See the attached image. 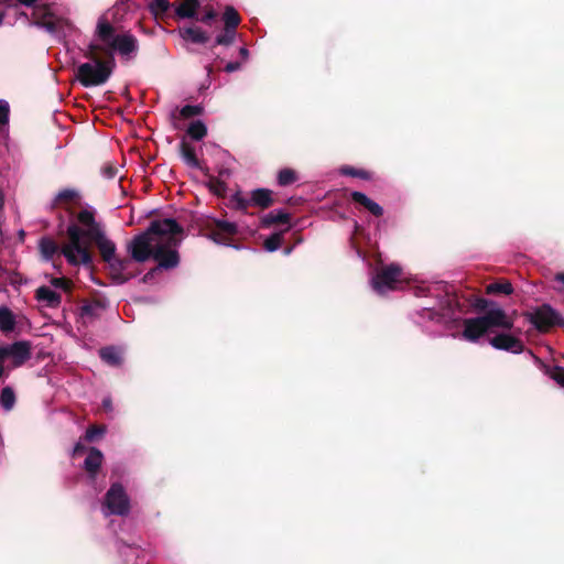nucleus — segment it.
<instances>
[{
  "mask_svg": "<svg viewBox=\"0 0 564 564\" xmlns=\"http://www.w3.org/2000/svg\"><path fill=\"white\" fill-rule=\"evenodd\" d=\"M99 356L101 360L109 366H119L122 360L121 351L113 346L101 348Z\"/></svg>",
  "mask_w": 564,
  "mask_h": 564,
  "instance_id": "22",
  "label": "nucleus"
},
{
  "mask_svg": "<svg viewBox=\"0 0 564 564\" xmlns=\"http://www.w3.org/2000/svg\"><path fill=\"white\" fill-rule=\"evenodd\" d=\"M35 297L39 303L45 307L56 308L61 305V295L48 286H40L36 290Z\"/></svg>",
  "mask_w": 564,
  "mask_h": 564,
  "instance_id": "15",
  "label": "nucleus"
},
{
  "mask_svg": "<svg viewBox=\"0 0 564 564\" xmlns=\"http://www.w3.org/2000/svg\"><path fill=\"white\" fill-rule=\"evenodd\" d=\"M550 377L553 379L557 384L564 388V368L562 367H555L550 371Z\"/></svg>",
  "mask_w": 564,
  "mask_h": 564,
  "instance_id": "40",
  "label": "nucleus"
},
{
  "mask_svg": "<svg viewBox=\"0 0 564 564\" xmlns=\"http://www.w3.org/2000/svg\"><path fill=\"white\" fill-rule=\"evenodd\" d=\"M183 161L193 169H200V163L196 158L195 151L192 148L182 149Z\"/></svg>",
  "mask_w": 564,
  "mask_h": 564,
  "instance_id": "32",
  "label": "nucleus"
},
{
  "mask_svg": "<svg viewBox=\"0 0 564 564\" xmlns=\"http://www.w3.org/2000/svg\"><path fill=\"white\" fill-rule=\"evenodd\" d=\"M66 234L68 241L62 246V256L73 267H90L93 263L91 253L86 246V240L95 242L99 251H109L110 240L102 224L96 221L94 213L83 209L77 214V221L67 226Z\"/></svg>",
  "mask_w": 564,
  "mask_h": 564,
  "instance_id": "2",
  "label": "nucleus"
},
{
  "mask_svg": "<svg viewBox=\"0 0 564 564\" xmlns=\"http://www.w3.org/2000/svg\"><path fill=\"white\" fill-rule=\"evenodd\" d=\"M489 343L494 348L498 350H506L511 354H521L524 349L522 340L508 333H499L495 335Z\"/></svg>",
  "mask_w": 564,
  "mask_h": 564,
  "instance_id": "14",
  "label": "nucleus"
},
{
  "mask_svg": "<svg viewBox=\"0 0 564 564\" xmlns=\"http://www.w3.org/2000/svg\"><path fill=\"white\" fill-rule=\"evenodd\" d=\"M15 326L14 314L6 306L0 307V330L8 333L12 332Z\"/></svg>",
  "mask_w": 564,
  "mask_h": 564,
  "instance_id": "24",
  "label": "nucleus"
},
{
  "mask_svg": "<svg viewBox=\"0 0 564 564\" xmlns=\"http://www.w3.org/2000/svg\"><path fill=\"white\" fill-rule=\"evenodd\" d=\"M281 241H282V232L272 234L270 237H268L264 240V249L268 252H274L280 248Z\"/></svg>",
  "mask_w": 564,
  "mask_h": 564,
  "instance_id": "34",
  "label": "nucleus"
},
{
  "mask_svg": "<svg viewBox=\"0 0 564 564\" xmlns=\"http://www.w3.org/2000/svg\"><path fill=\"white\" fill-rule=\"evenodd\" d=\"M3 361H4V359H0V378L2 377L3 371H4Z\"/></svg>",
  "mask_w": 564,
  "mask_h": 564,
  "instance_id": "51",
  "label": "nucleus"
},
{
  "mask_svg": "<svg viewBox=\"0 0 564 564\" xmlns=\"http://www.w3.org/2000/svg\"><path fill=\"white\" fill-rule=\"evenodd\" d=\"M180 35L184 41L195 44H205L209 39L208 34L198 26L183 28L180 30Z\"/></svg>",
  "mask_w": 564,
  "mask_h": 564,
  "instance_id": "17",
  "label": "nucleus"
},
{
  "mask_svg": "<svg viewBox=\"0 0 564 564\" xmlns=\"http://www.w3.org/2000/svg\"><path fill=\"white\" fill-rule=\"evenodd\" d=\"M183 236L182 226L173 218L152 220L143 232L135 235L127 245L131 260L145 262L150 258L158 265L150 270L143 281H150L160 270L174 269L180 263L177 248Z\"/></svg>",
  "mask_w": 564,
  "mask_h": 564,
  "instance_id": "1",
  "label": "nucleus"
},
{
  "mask_svg": "<svg viewBox=\"0 0 564 564\" xmlns=\"http://www.w3.org/2000/svg\"><path fill=\"white\" fill-rule=\"evenodd\" d=\"M199 6V0H181L175 8V13L181 19L196 18V12Z\"/></svg>",
  "mask_w": 564,
  "mask_h": 564,
  "instance_id": "18",
  "label": "nucleus"
},
{
  "mask_svg": "<svg viewBox=\"0 0 564 564\" xmlns=\"http://www.w3.org/2000/svg\"><path fill=\"white\" fill-rule=\"evenodd\" d=\"M512 327L513 319L507 315L502 307L492 304L484 315L464 321L462 336L468 341H477L484 334L495 328L510 330Z\"/></svg>",
  "mask_w": 564,
  "mask_h": 564,
  "instance_id": "6",
  "label": "nucleus"
},
{
  "mask_svg": "<svg viewBox=\"0 0 564 564\" xmlns=\"http://www.w3.org/2000/svg\"><path fill=\"white\" fill-rule=\"evenodd\" d=\"M203 111L204 108L200 105H185L181 108L180 113L183 118H192L202 115Z\"/></svg>",
  "mask_w": 564,
  "mask_h": 564,
  "instance_id": "36",
  "label": "nucleus"
},
{
  "mask_svg": "<svg viewBox=\"0 0 564 564\" xmlns=\"http://www.w3.org/2000/svg\"><path fill=\"white\" fill-rule=\"evenodd\" d=\"M105 433V427H90L86 431V440L91 442Z\"/></svg>",
  "mask_w": 564,
  "mask_h": 564,
  "instance_id": "41",
  "label": "nucleus"
},
{
  "mask_svg": "<svg viewBox=\"0 0 564 564\" xmlns=\"http://www.w3.org/2000/svg\"><path fill=\"white\" fill-rule=\"evenodd\" d=\"M102 408L108 412L112 411L111 398L107 397L102 400Z\"/></svg>",
  "mask_w": 564,
  "mask_h": 564,
  "instance_id": "47",
  "label": "nucleus"
},
{
  "mask_svg": "<svg viewBox=\"0 0 564 564\" xmlns=\"http://www.w3.org/2000/svg\"><path fill=\"white\" fill-rule=\"evenodd\" d=\"M111 74L112 66L110 62L93 58L77 67L76 79L84 87H95L104 85L110 78Z\"/></svg>",
  "mask_w": 564,
  "mask_h": 564,
  "instance_id": "7",
  "label": "nucleus"
},
{
  "mask_svg": "<svg viewBox=\"0 0 564 564\" xmlns=\"http://www.w3.org/2000/svg\"><path fill=\"white\" fill-rule=\"evenodd\" d=\"M3 204H4V197H3L2 192L0 191V212H1V210H2V208H3Z\"/></svg>",
  "mask_w": 564,
  "mask_h": 564,
  "instance_id": "50",
  "label": "nucleus"
},
{
  "mask_svg": "<svg viewBox=\"0 0 564 564\" xmlns=\"http://www.w3.org/2000/svg\"><path fill=\"white\" fill-rule=\"evenodd\" d=\"M31 344L26 340L0 345V359L11 358L13 367H21L31 358Z\"/></svg>",
  "mask_w": 564,
  "mask_h": 564,
  "instance_id": "12",
  "label": "nucleus"
},
{
  "mask_svg": "<svg viewBox=\"0 0 564 564\" xmlns=\"http://www.w3.org/2000/svg\"><path fill=\"white\" fill-rule=\"evenodd\" d=\"M170 8L171 3L169 0H152L149 3V10L155 17L166 13Z\"/></svg>",
  "mask_w": 564,
  "mask_h": 564,
  "instance_id": "30",
  "label": "nucleus"
},
{
  "mask_svg": "<svg viewBox=\"0 0 564 564\" xmlns=\"http://www.w3.org/2000/svg\"><path fill=\"white\" fill-rule=\"evenodd\" d=\"M297 180L296 173L292 169H282L278 173V184L280 186H288Z\"/></svg>",
  "mask_w": 564,
  "mask_h": 564,
  "instance_id": "29",
  "label": "nucleus"
},
{
  "mask_svg": "<svg viewBox=\"0 0 564 564\" xmlns=\"http://www.w3.org/2000/svg\"><path fill=\"white\" fill-rule=\"evenodd\" d=\"M51 285L57 290L68 292L70 289V281L65 278H52L50 281Z\"/></svg>",
  "mask_w": 564,
  "mask_h": 564,
  "instance_id": "39",
  "label": "nucleus"
},
{
  "mask_svg": "<svg viewBox=\"0 0 564 564\" xmlns=\"http://www.w3.org/2000/svg\"><path fill=\"white\" fill-rule=\"evenodd\" d=\"M554 281L562 284V288H558L557 290L560 292H564V272L556 273Z\"/></svg>",
  "mask_w": 564,
  "mask_h": 564,
  "instance_id": "46",
  "label": "nucleus"
},
{
  "mask_svg": "<svg viewBox=\"0 0 564 564\" xmlns=\"http://www.w3.org/2000/svg\"><path fill=\"white\" fill-rule=\"evenodd\" d=\"M215 18H216L215 11L209 10V11L205 12L198 20L203 23H209Z\"/></svg>",
  "mask_w": 564,
  "mask_h": 564,
  "instance_id": "44",
  "label": "nucleus"
},
{
  "mask_svg": "<svg viewBox=\"0 0 564 564\" xmlns=\"http://www.w3.org/2000/svg\"><path fill=\"white\" fill-rule=\"evenodd\" d=\"M15 2L33 7L32 17L34 25L44 29L54 36L62 34L65 21L57 14L55 6L43 3L41 0H15ZM14 6V0H0V25L3 22L6 10Z\"/></svg>",
  "mask_w": 564,
  "mask_h": 564,
  "instance_id": "5",
  "label": "nucleus"
},
{
  "mask_svg": "<svg viewBox=\"0 0 564 564\" xmlns=\"http://www.w3.org/2000/svg\"><path fill=\"white\" fill-rule=\"evenodd\" d=\"M283 252L285 256H289L292 252V248H285Z\"/></svg>",
  "mask_w": 564,
  "mask_h": 564,
  "instance_id": "52",
  "label": "nucleus"
},
{
  "mask_svg": "<svg viewBox=\"0 0 564 564\" xmlns=\"http://www.w3.org/2000/svg\"><path fill=\"white\" fill-rule=\"evenodd\" d=\"M400 276L401 268L398 264H390L372 276L371 286L378 294H386L395 289Z\"/></svg>",
  "mask_w": 564,
  "mask_h": 564,
  "instance_id": "11",
  "label": "nucleus"
},
{
  "mask_svg": "<svg viewBox=\"0 0 564 564\" xmlns=\"http://www.w3.org/2000/svg\"><path fill=\"white\" fill-rule=\"evenodd\" d=\"M237 206L239 209H247L249 206L252 205L251 196L250 197H242V196H236Z\"/></svg>",
  "mask_w": 564,
  "mask_h": 564,
  "instance_id": "43",
  "label": "nucleus"
},
{
  "mask_svg": "<svg viewBox=\"0 0 564 564\" xmlns=\"http://www.w3.org/2000/svg\"><path fill=\"white\" fill-rule=\"evenodd\" d=\"M240 68H241V64L239 62H229L225 66V70L227 73H234V72L239 70Z\"/></svg>",
  "mask_w": 564,
  "mask_h": 564,
  "instance_id": "45",
  "label": "nucleus"
},
{
  "mask_svg": "<svg viewBox=\"0 0 564 564\" xmlns=\"http://www.w3.org/2000/svg\"><path fill=\"white\" fill-rule=\"evenodd\" d=\"M290 220V215L283 209H274L268 213L262 218V226L269 227L275 223L286 224Z\"/></svg>",
  "mask_w": 564,
  "mask_h": 564,
  "instance_id": "23",
  "label": "nucleus"
},
{
  "mask_svg": "<svg viewBox=\"0 0 564 564\" xmlns=\"http://www.w3.org/2000/svg\"><path fill=\"white\" fill-rule=\"evenodd\" d=\"M251 200L253 206L269 207L272 204V192L267 188H257L251 192Z\"/></svg>",
  "mask_w": 564,
  "mask_h": 564,
  "instance_id": "21",
  "label": "nucleus"
},
{
  "mask_svg": "<svg viewBox=\"0 0 564 564\" xmlns=\"http://www.w3.org/2000/svg\"><path fill=\"white\" fill-rule=\"evenodd\" d=\"M84 449H85V446L82 445L80 443H77L74 447L73 454L77 455V454L82 453Z\"/></svg>",
  "mask_w": 564,
  "mask_h": 564,
  "instance_id": "49",
  "label": "nucleus"
},
{
  "mask_svg": "<svg viewBox=\"0 0 564 564\" xmlns=\"http://www.w3.org/2000/svg\"><path fill=\"white\" fill-rule=\"evenodd\" d=\"M102 459L104 455L99 449L95 447L90 448L87 457L85 458L84 467L91 475V477H94L98 471L99 467L101 466Z\"/></svg>",
  "mask_w": 564,
  "mask_h": 564,
  "instance_id": "19",
  "label": "nucleus"
},
{
  "mask_svg": "<svg viewBox=\"0 0 564 564\" xmlns=\"http://www.w3.org/2000/svg\"><path fill=\"white\" fill-rule=\"evenodd\" d=\"M225 28L234 29L239 25L240 18L238 12L232 7H227L224 12Z\"/></svg>",
  "mask_w": 564,
  "mask_h": 564,
  "instance_id": "27",
  "label": "nucleus"
},
{
  "mask_svg": "<svg viewBox=\"0 0 564 564\" xmlns=\"http://www.w3.org/2000/svg\"><path fill=\"white\" fill-rule=\"evenodd\" d=\"M39 248L41 254L46 261L52 260L57 252L62 254V247L59 248L57 243L52 238L48 237L41 238V240L39 241Z\"/></svg>",
  "mask_w": 564,
  "mask_h": 564,
  "instance_id": "20",
  "label": "nucleus"
},
{
  "mask_svg": "<svg viewBox=\"0 0 564 564\" xmlns=\"http://www.w3.org/2000/svg\"><path fill=\"white\" fill-rule=\"evenodd\" d=\"M187 134L195 141H200L207 134V127L202 120L191 122Z\"/></svg>",
  "mask_w": 564,
  "mask_h": 564,
  "instance_id": "25",
  "label": "nucleus"
},
{
  "mask_svg": "<svg viewBox=\"0 0 564 564\" xmlns=\"http://www.w3.org/2000/svg\"><path fill=\"white\" fill-rule=\"evenodd\" d=\"M239 55L243 61H247L249 58V51L247 47L242 46L239 48Z\"/></svg>",
  "mask_w": 564,
  "mask_h": 564,
  "instance_id": "48",
  "label": "nucleus"
},
{
  "mask_svg": "<svg viewBox=\"0 0 564 564\" xmlns=\"http://www.w3.org/2000/svg\"><path fill=\"white\" fill-rule=\"evenodd\" d=\"M341 173L344 175H349V176H354V177H359V178H362V180H369L370 178V175L367 171H364V170H357L355 167H351V166H345L341 169Z\"/></svg>",
  "mask_w": 564,
  "mask_h": 564,
  "instance_id": "38",
  "label": "nucleus"
},
{
  "mask_svg": "<svg viewBox=\"0 0 564 564\" xmlns=\"http://www.w3.org/2000/svg\"><path fill=\"white\" fill-rule=\"evenodd\" d=\"M445 285L442 282H435L427 285H419L415 288L414 294L416 296H435L438 302V307H422L416 311L412 318L420 325H425L426 321L436 322L441 325H447L457 319L454 310L453 300L448 296H443Z\"/></svg>",
  "mask_w": 564,
  "mask_h": 564,
  "instance_id": "4",
  "label": "nucleus"
},
{
  "mask_svg": "<svg viewBox=\"0 0 564 564\" xmlns=\"http://www.w3.org/2000/svg\"><path fill=\"white\" fill-rule=\"evenodd\" d=\"M236 30L225 28L224 32L216 36L215 45H230L236 37Z\"/></svg>",
  "mask_w": 564,
  "mask_h": 564,
  "instance_id": "31",
  "label": "nucleus"
},
{
  "mask_svg": "<svg viewBox=\"0 0 564 564\" xmlns=\"http://www.w3.org/2000/svg\"><path fill=\"white\" fill-rule=\"evenodd\" d=\"M100 311V305L98 303L85 304L80 308V316L83 318H96L98 316V312Z\"/></svg>",
  "mask_w": 564,
  "mask_h": 564,
  "instance_id": "35",
  "label": "nucleus"
},
{
  "mask_svg": "<svg viewBox=\"0 0 564 564\" xmlns=\"http://www.w3.org/2000/svg\"><path fill=\"white\" fill-rule=\"evenodd\" d=\"M513 292L512 284L510 282L491 283L487 286V293H502L509 295Z\"/></svg>",
  "mask_w": 564,
  "mask_h": 564,
  "instance_id": "33",
  "label": "nucleus"
},
{
  "mask_svg": "<svg viewBox=\"0 0 564 564\" xmlns=\"http://www.w3.org/2000/svg\"><path fill=\"white\" fill-rule=\"evenodd\" d=\"M529 322L539 330L544 332L554 325L564 327V317L550 305L543 304L527 314Z\"/></svg>",
  "mask_w": 564,
  "mask_h": 564,
  "instance_id": "10",
  "label": "nucleus"
},
{
  "mask_svg": "<svg viewBox=\"0 0 564 564\" xmlns=\"http://www.w3.org/2000/svg\"><path fill=\"white\" fill-rule=\"evenodd\" d=\"M15 404V393L11 387H4L0 393V405L4 411H11Z\"/></svg>",
  "mask_w": 564,
  "mask_h": 564,
  "instance_id": "26",
  "label": "nucleus"
},
{
  "mask_svg": "<svg viewBox=\"0 0 564 564\" xmlns=\"http://www.w3.org/2000/svg\"><path fill=\"white\" fill-rule=\"evenodd\" d=\"M117 173H118V169L112 165H105L101 169L102 176L108 180L116 177Z\"/></svg>",
  "mask_w": 564,
  "mask_h": 564,
  "instance_id": "42",
  "label": "nucleus"
},
{
  "mask_svg": "<svg viewBox=\"0 0 564 564\" xmlns=\"http://www.w3.org/2000/svg\"><path fill=\"white\" fill-rule=\"evenodd\" d=\"M95 41L98 43L96 48L109 55L117 53L127 61L134 58L139 51L137 37L130 32L117 33L106 15L97 21Z\"/></svg>",
  "mask_w": 564,
  "mask_h": 564,
  "instance_id": "3",
  "label": "nucleus"
},
{
  "mask_svg": "<svg viewBox=\"0 0 564 564\" xmlns=\"http://www.w3.org/2000/svg\"><path fill=\"white\" fill-rule=\"evenodd\" d=\"M130 511V500L120 484H112L105 496L102 513L108 517L111 514L126 516Z\"/></svg>",
  "mask_w": 564,
  "mask_h": 564,
  "instance_id": "9",
  "label": "nucleus"
},
{
  "mask_svg": "<svg viewBox=\"0 0 564 564\" xmlns=\"http://www.w3.org/2000/svg\"><path fill=\"white\" fill-rule=\"evenodd\" d=\"M350 197L355 203L361 205L373 216L380 217L383 215V208L378 203L370 199L366 194L354 191L351 192Z\"/></svg>",
  "mask_w": 564,
  "mask_h": 564,
  "instance_id": "16",
  "label": "nucleus"
},
{
  "mask_svg": "<svg viewBox=\"0 0 564 564\" xmlns=\"http://www.w3.org/2000/svg\"><path fill=\"white\" fill-rule=\"evenodd\" d=\"M77 196H78V193L75 189L64 188L55 195V197L51 204V207L54 208L59 203L70 202L74 198H76Z\"/></svg>",
  "mask_w": 564,
  "mask_h": 564,
  "instance_id": "28",
  "label": "nucleus"
},
{
  "mask_svg": "<svg viewBox=\"0 0 564 564\" xmlns=\"http://www.w3.org/2000/svg\"><path fill=\"white\" fill-rule=\"evenodd\" d=\"M10 116V105L6 99H0V129L8 126Z\"/></svg>",
  "mask_w": 564,
  "mask_h": 564,
  "instance_id": "37",
  "label": "nucleus"
},
{
  "mask_svg": "<svg viewBox=\"0 0 564 564\" xmlns=\"http://www.w3.org/2000/svg\"><path fill=\"white\" fill-rule=\"evenodd\" d=\"M116 245L110 242L109 251L106 249L100 250L104 261L108 264L110 276L116 284H124L134 276L130 270L131 259L119 258L116 254Z\"/></svg>",
  "mask_w": 564,
  "mask_h": 564,
  "instance_id": "8",
  "label": "nucleus"
},
{
  "mask_svg": "<svg viewBox=\"0 0 564 564\" xmlns=\"http://www.w3.org/2000/svg\"><path fill=\"white\" fill-rule=\"evenodd\" d=\"M214 224L215 228L212 229L209 234H207V238L217 245L238 249L236 245L230 243L231 237L238 232L237 224L224 219H215Z\"/></svg>",
  "mask_w": 564,
  "mask_h": 564,
  "instance_id": "13",
  "label": "nucleus"
}]
</instances>
